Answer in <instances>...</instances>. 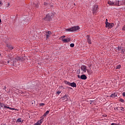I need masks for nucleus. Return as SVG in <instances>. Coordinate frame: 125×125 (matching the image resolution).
I'll use <instances>...</instances> for the list:
<instances>
[{
    "label": "nucleus",
    "mask_w": 125,
    "mask_h": 125,
    "mask_svg": "<svg viewBox=\"0 0 125 125\" xmlns=\"http://www.w3.org/2000/svg\"><path fill=\"white\" fill-rule=\"evenodd\" d=\"M37 83H38V81H33L29 82L28 84V88H30V89L34 88L35 86H36Z\"/></svg>",
    "instance_id": "nucleus-1"
},
{
    "label": "nucleus",
    "mask_w": 125,
    "mask_h": 125,
    "mask_svg": "<svg viewBox=\"0 0 125 125\" xmlns=\"http://www.w3.org/2000/svg\"><path fill=\"white\" fill-rule=\"evenodd\" d=\"M98 11V5H95L92 8V12L93 14H95V13H97Z\"/></svg>",
    "instance_id": "nucleus-2"
},
{
    "label": "nucleus",
    "mask_w": 125,
    "mask_h": 125,
    "mask_svg": "<svg viewBox=\"0 0 125 125\" xmlns=\"http://www.w3.org/2000/svg\"><path fill=\"white\" fill-rule=\"evenodd\" d=\"M44 21H51V16H50V15H46L45 18H44Z\"/></svg>",
    "instance_id": "nucleus-3"
},
{
    "label": "nucleus",
    "mask_w": 125,
    "mask_h": 125,
    "mask_svg": "<svg viewBox=\"0 0 125 125\" xmlns=\"http://www.w3.org/2000/svg\"><path fill=\"white\" fill-rule=\"evenodd\" d=\"M105 27L106 28H108V27L110 28H113V27H114V24L113 23H110L106 21L105 22Z\"/></svg>",
    "instance_id": "nucleus-4"
},
{
    "label": "nucleus",
    "mask_w": 125,
    "mask_h": 125,
    "mask_svg": "<svg viewBox=\"0 0 125 125\" xmlns=\"http://www.w3.org/2000/svg\"><path fill=\"white\" fill-rule=\"evenodd\" d=\"M69 97V95H65L63 97H62L61 99L62 100V101H67L68 100V98Z\"/></svg>",
    "instance_id": "nucleus-5"
},
{
    "label": "nucleus",
    "mask_w": 125,
    "mask_h": 125,
    "mask_svg": "<svg viewBox=\"0 0 125 125\" xmlns=\"http://www.w3.org/2000/svg\"><path fill=\"white\" fill-rule=\"evenodd\" d=\"M118 95H119V93H114V94H112L111 95L110 97H112V98H115L116 99H117V98H118Z\"/></svg>",
    "instance_id": "nucleus-6"
},
{
    "label": "nucleus",
    "mask_w": 125,
    "mask_h": 125,
    "mask_svg": "<svg viewBox=\"0 0 125 125\" xmlns=\"http://www.w3.org/2000/svg\"><path fill=\"white\" fill-rule=\"evenodd\" d=\"M87 42L89 44H91V39H90V36L89 35L86 36Z\"/></svg>",
    "instance_id": "nucleus-7"
},
{
    "label": "nucleus",
    "mask_w": 125,
    "mask_h": 125,
    "mask_svg": "<svg viewBox=\"0 0 125 125\" xmlns=\"http://www.w3.org/2000/svg\"><path fill=\"white\" fill-rule=\"evenodd\" d=\"M62 42H68L71 41V38H68L67 39H62Z\"/></svg>",
    "instance_id": "nucleus-8"
},
{
    "label": "nucleus",
    "mask_w": 125,
    "mask_h": 125,
    "mask_svg": "<svg viewBox=\"0 0 125 125\" xmlns=\"http://www.w3.org/2000/svg\"><path fill=\"white\" fill-rule=\"evenodd\" d=\"M81 70H82V71H83L84 73H85V72H86V70H87L85 65H83L82 66H81Z\"/></svg>",
    "instance_id": "nucleus-9"
},
{
    "label": "nucleus",
    "mask_w": 125,
    "mask_h": 125,
    "mask_svg": "<svg viewBox=\"0 0 125 125\" xmlns=\"http://www.w3.org/2000/svg\"><path fill=\"white\" fill-rule=\"evenodd\" d=\"M72 29L73 30V32H75V31H78V30H80V26H76L72 27Z\"/></svg>",
    "instance_id": "nucleus-10"
},
{
    "label": "nucleus",
    "mask_w": 125,
    "mask_h": 125,
    "mask_svg": "<svg viewBox=\"0 0 125 125\" xmlns=\"http://www.w3.org/2000/svg\"><path fill=\"white\" fill-rule=\"evenodd\" d=\"M7 57H8L9 59L11 60V61H10L11 63H13V65L14 66V61H13V58H12V57L9 56V55H8Z\"/></svg>",
    "instance_id": "nucleus-11"
},
{
    "label": "nucleus",
    "mask_w": 125,
    "mask_h": 125,
    "mask_svg": "<svg viewBox=\"0 0 125 125\" xmlns=\"http://www.w3.org/2000/svg\"><path fill=\"white\" fill-rule=\"evenodd\" d=\"M81 80H86L87 77H86L85 75L83 74L81 76Z\"/></svg>",
    "instance_id": "nucleus-12"
},
{
    "label": "nucleus",
    "mask_w": 125,
    "mask_h": 125,
    "mask_svg": "<svg viewBox=\"0 0 125 125\" xmlns=\"http://www.w3.org/2000/svg\"><path fill=\"white\" fill-rule=\"evenodd\" d=\"M46 39H48V38H49V37L51 36V32L50 31H47V32H46Z\"/></svg>",
    "instance_id": "nucleus-13"
},
{
    "label": "nucleus",
    "mask_w": 125,
    "mask_h": 125,
    "mask_svg": "<svg viewBox=\"0 0 125 125\" xmlns=\"http://www.w3.org/2000/svg\"><path fill=\"white\" fill-rule=\"evenodd\" d=\"M70 86H72V87H77V84L75 83V82H73L72 83H70Z\"/></svg>",
    "instance_id": "nucleus-14"
},
{
    "label": "nucleus",
    "mask_w": 125,
    "mask_h": 125,
    "mask_svg": "<svg viewBox=\"0 0 125 125\" xmlns=\"http://www.w3.org/2000/svg\"><path fill=\"white\" fill-rule=\"evenodd\" d=\"M65 31H68V32H74V31L73 30V27L70 28L65 29Z\"/></svg>",
    "instance_id": "nucleus-15"
},
{
    "label": "nucleus",
    "mask_w": 125,
    "mask_h": 125,
    "mask_svg": "<svg viewBox=\"0 0 125 125\" xmlns=\"http://www.w3.org/2000/svg\"><path fill=\"white\" fill-rule=\"evenodd\" d=\"M4 108H7V109H9L10 110H16L15 108L9 107V106H7L6 105H4Z\"/></svg>",
    "instance_id": "nucleus-16"
},
{
    "label": "nucleus",
    "mask_w": 125,
    "mask_h": 125,
    "mask_svg": "<svg viewBox=\"0 0 125 125\" xmlns=\"http://www.w3.org/2000/svg\"><path fill=\"white\" fill-rule=\"evenodd\" d=\"M43 119H44L43 117H42V118L41 119L40 121H39L38 122H37V123L38 124H40V125H42V122H43Z\"/></svg>",
    "instance_id": "nucleus-17"
},
{
    "label": "nucleus",
    "mask_w": 125,
    "mask_h": 125,
    "mask_svg": "<svg viewBox=\"0 0 125 125\" xmlns=\"http://www.w3.org/2000/svg\"><path fill=\"white\" fill-rule=\"evenodd\" d=\"M49 114V110H47L42 116V117H46V115H48Z\"/></svg>",
    "instance_id": "nucleus-18"
},
{
    "label": "nucleus",
    "mask_w": 125,
    "mask_h": 125,
    "mask_svg": "<svg viewBox=\"0 0 125 125\" xmlns=\"http://www.w3.org/2000/svg\"><path fill=\"white\" fill-rule=\"evenodd\" d=\"M108 3L110 4V5H113V4H114V2L111 1H108Z\"/></svg>",
    "instance_id": "nucleus-19"
},
{
    "label": "nucleus",
    "mask_w": 125,
    "mask_h": 125,
    "mask_svg": "<svg viewBox=\"0 0 125 125\" xmlns=\"http://www.w3.org/2000/svg\"><path fill=\"white\" fill-rule=\"evenodd\" d=\"M121 53H122V54H124V53H125V49H124L123 47L121 48Z\"/></svg>",
    "instance_id": "nucleus-20"
},
{
    "label": "nucleus",
    "mask_w": 125,
    "mask_h": 125,
    "mask_svg": "<svg viewBox=\"0 0 125 125\" xmlns=\"http://www.w3.org/2000/svg\"><path fill=\"white\" fill-rule=\"evenodd\" d=\"M4 65V62L3 61H0V66H2Z\"/></svg>",
    "instance_id": "nucleus-21"
},
{
    "label": "nucleus",
    "mask_w": 125,
    "mask_h": 125,
    "mask_svg": "<svg viewBox=\"0 0 125 125\" xmlns=\"http://www.w3.org/2000/svg\"><path fill=\"white\" fill-rule=\"evenodd\" d=\"M65 84H68V85H70L71 83L68 82V81H65L64 82Z\"/></svg>",
    "instance_id": "nucleus-22"
},
{
    "label": "nucleus",
    "mask_w": 125,
    "mask_h": 125,
    "mask_svg": "<svg viewBox=\"0 0 125 125\" xmlns=\"http://www.w3.org/2000/svg\"><path fill=\"white\" fill-rule=\"evenodd\" d=\"M16 123H21V118H19L17 119Z\"/></svg>",
    "instance_id": "nucleus-23"
},
{
    "label": "nucleus",
    "mask_w": 125,
    "mask_h": 125,
    "mask_svg": "<svg viewBox=\"0 0 125 125\" xmlns=\"http://www.w3.org/2000/svg\"><path fill=\"white\" fill-rule=\"evenodd\" d=\"M119 101H120V102H122V103H125V100L123 99H120Z\"/></svg>",
    "instance_id": "nucleus-24"
},
{
    "label": "nucleus",
    "mask_w": 125,
    "mask_h": 125,
    "mask_svg": "<svg viewBox=\"0 0 125 125\" xmlns=\"http://www.w3.org/2000/svg\"><path fill=\"white\" fill-rule=\"evenodd\" d=\"M13 60L14 61V64H15V63H16V62H17V60H16V58H15V59L13 58Z\"/></svg>",
    "instance_id": "nucleus-25"
},
{
    "label": "nucleus",
    "mask_w": 125,
    "mask_h": 125,
    "mask_svg": "<svg viewBox=\"0 0 125 125\" xmlns=\"http://www.w3.org/2000/svg\"><path fill=\"white\" fill-rule=\"evenodd\" d=\"M7 47H8V48L9 49H11V46H12V45H7Z\"/></svg>",
    "instance_id": "nucleus-26"
},
{
    "label": "nucleus",
    "mask_w": 125,
    "mask_h": 125,
    "mask_svg": "<svg viewBox=\"0 0 125 125\" xmlns=\"http://www.w3.org/2000/svg\"><path fill=\"white\" fill-rule=\"evenodd\" d=\"M16 58V60H17V61H19V60H20V57H17Z\"/></svg>",
    "instance_id": "nucleus-27"
},
{
    "label": "nucleus",
    "mask_w": 125,
    "mask_h": 125,
    "mask_svg": "<svg viewBox=\"0 0 125 125\" xmlns=\"http://www.w3.org/2000/svg\"><path fill=\"white\" fill-rule=\"evenodd\" d=\"M74 46H75V44H74V43L70 44L71 47H74Z\"/></svg>",
    "instance_id": "nucleus-28"
},
{
    "label": "nucleus",
    "mask_w": 125,
    "mask_h": 125,
    "mask_svg": "<svg viewBox=\"0 0 125 125\" xmlns=\"http://www.w3.org/2000/svg\"><path fill=\"white\" fill-rule=\"evenodd\" d=\"M116 69H120L121 68V65H119L116 66Z\"/></svg>",
    "instance_id": "nucleus-29"
},
{
    "label": "nucleus",
    "mask_w": 125,
    "mask_h": 125,
    "mask_svg": "<svg viewBox=\"0 0 125 125\" xmlns=\"http://www.w3.org/2000/svg\"><path fill=\"white\" fill-rule=\"evenodd\" d=\"M4 104H0V106L2 107H4Z\"/></svg>",
    "instance_id": "nucleus-30"
},
{
    "label": "nucleus",
    "mask_w": 125,
    "mask_h": 125,
    "mask_svg": "<svg viewBox=\"0 0 125 125\" xmlns=\"http://www.w3.org/2000/svg\"><path fill=\"white\" fill-rule=\"evenodd\" d=\"M116 110H117L118 111H120V110L121 109V107H116ZM121 110H123V109H121Z\"/></svg>",
    "instance_id": "nucleus-31"
},
{
    "label": "nucleus",
    "mask_w": 125,
    "mask_h": 125,
    "mask_svg": "<svg viewBox=\"0 0 125 125\" xmlns=\"http://www.w3.org/2000/svg\"><path fill=\"white\" fill-rule=\"evenodd\" d=\"M118 50L119 51H120V50H121V49H122V47H118Z\"/></svg>",
    "instance_id": "nucleus-32"
},
{
    "label": "nucleus",
    "mask_w": 125,
    "mask_h": 125,
    "mask_svg": "<svg viewBox=\"0 0 125 125\" xmlns=\"http://www.w3.org/2000/svg\"><path fill=\"white\" fill-rule=\"evenodd\" d=\"M40 106H44V104H43V103H41V104H40Z\"/></svg>",
    "instance_id": "nucleus-33"
},
{
    "label": "nucleus",
    "mask_w": 125,
    "mask_h": 125,
    "mask_svg": "<svg viewBox=\"0 0 125 125\" xmlns=\"http://www.w3.org/2000/svg\"><path fill=\"white\" fill-rule=\"evenodd\" d=\"M60 93H61V91H58L57 92V94H58V95H59V94H60Z\"/></svg>",
    "instance_id": "nucleus-34"
},
{
    "label": "nucleus",
    "mask_w": 125,
    "mask_h": 125,
    "mask_svg": "<svg viewBox=\"0 0 125 125\" xmlns=\"http://www.w3.org/2000/svg\"><path fill=\"white\" fill-rule=\"evenodd\" d=\"M64 38H66V36H62L61 37V39H64Z\"/></svg>",
    "instance_id": "nucleus-35"
},
{
    "label": "nucleus",
    "mask_w": 125,
    "mask_h": 125,
    "mask_svg": "<svg viewBox=\"0 0 125 125\" xmlns=\"http://www.w3.org/2000/svg\"><path fill=\"white\" fill-rule=\"evenodd\" d=\"M44 5H48V3L46 2L44 3Z\"/></svg>",
    "instance_id": "nucleus-36"
},
{
    "label": "nucleus",
    "mask_w": 125,
    "mask_h": 125,
    "mask_svg": "<svg viewBox=\"0 0 125 125\" xmlns=\"http://www.w3.org/2000/svg\"><path fill=\"white\" fill-rule=\"evenodd\" d=\"M31 104H35V101H31Z\"/></svg>",
    "instance_id": "nucleus-37"
},
{
    "label": "nucleus",
    "mask_w": 125,
    "mask_h": 125,
    "mask_svg": "<svg viewBox=\"0 0 125 125\" xmlns=\"http://www.w3.org/2000/svg\"><path fill=\"white\" fill-rule=\"evenodd\" d=\"M0 5H2V2L0 0Z\"/></svg>",
    "instance_id": "nucleus-38"
},
{
    "label": "nucleus",
    "mask_w": 125,
    "mask_h": 125,
    "mask_svg": "<svg viewBox=\"0 0 125 125\" xmlns=\"http://www.w3.org/2000/svg\"><path fill=\"white\" fill-rule=\"evenodd\" d=\"M35 7H37V8H39V5L35 4Z\"/></svg>",
    "instance_id": "nucleus-39"
},
{
    "label": "nucleus",
    "mask_w": 125,
    "mask_h": 125,
    "mask_svg": "<svg viewBox=\"0 0 125 125\" xmlns=\"http://www.w3.org/2000/svg\"><path fill=\"white\" fill-rule=\"evenodd\" d=\"M14 49V47L11 46V50H12V49Z\"/></svg>",
    "instance_id": "nucleus-40"
},
{
    "label": "nucleus",
    "mask_w": 125,
    "mask_h": 125,
    "mask_svg": "<svg viewBox=\"0 0 125 125\" xmlns=\"http://www.w3.org/2000/svg\"><path fill=\"white\" fill-rule=\"evenodd\" d=\"M34 125H40V124L39 123H37V122Z\"/></svg>",
    "instance_id": "nucleus-41"
},
{
    "label": "nucleus",
    "mask_w": 125,
    "mask_h": 125,
    "mask_svg": "<svg viewBox=\"0 0 125 125\" xmlns=\"http://www.w3.org/2000/svg\"><path fill=\"white\" fill-rule=\"evenodd\" d=\"M3 89H5V91H6V87L4 86V87L3 88Z\"/></svg>",
    "instance_id": "nucleus-42"
},
{
    "label": "nucleus",
    "mask_w": 125,
    "mask_h": 125,
    "mask_svg": "<svg viewBox=\"0 0 125 125\" xmlns=\"http://www.w3.org/2000/svg\"><path fill=\"white\" fill-rule=\"evenodd\" d=\"M77 77L79 79H81V76L80 75H77Z\"/></svg>",
    "instance_id": "nucleus-43"
},
{
    "label": "nucleus",
    "mask_w": 125,
    "mask_h": 125,
    "mask_svg": "<svg viewBox=\"0 0 125 125\" xmlns=\"http://www.w3.org/2000/svg\"><path fill=\"white\" fill-rule=\"evenodd\" d=\"M123 95L124 96H125V92H123Z\"/></svg>",
    "instance_id": "nucleus-44"
},
{
    "label": "nucleus",
    "mask_w": 125,
    "mask_h": 125,
    "mask_svg": "<svg viewBox=\"0 0 125 125\" xmlns=\"http://www.w3.org/2000/svg\"><path fill=\"white\" fill-rule=\"evenodd\" d=\"M68 88H69V89H73V88H72V87H69Z\"/></svg>",
    "instance_id": "nucleus-45"
},
{
    "label": "nucleus",
    "mask_w": 125,
    "mask_h": 125,
    "mask_svg": "<svg viewBox=\"0 0 125 125\" xmlns=\"http://www.w3.org/2000/svg\"><path fill=\"white\" fill-rule=\"evenodd\" d=\"M106 22H108V19H106V21H105V23Z\"/></svg>",
    "instance_id": "nucleus-46"
},
{
    "label": "nucleus",
    "mask_w": 125,
    "mask_h": 125,
    "mask_svg": "<svg viewBox=\"0 0 125 125\" xmlns=\"http://www.w3.org/2000/svg\"><path fill=\"white\" fill-rule=\"evenodd\" d=\"M115 125V123H112V124H111V125Z\"/></svg>",
    "instance_id": "nucleus-47"
},
{
    "label": "nucleus",
    "mask_w": 125,
    "mask_h": 125,
    "mask_svg": "<svg viewBox=\"0 0 125 125\" xmlns=\"http://www.w3.org/2000/svg\"><path fill=\"white\" fill-rule=\"evenodd\" d=\"M86 71L88 73L89 72V70H88V69H87Z\"/></svg>",
    "instance_id": "nucleus-48"
},
{
    "label": "nucleus",
    "mask_w": 125,
    "mask_h": 125,
    "mask_svg": "<svg viewBox=\"0 0 125 125\" xmlns=\"http://www.w3.org/2000/svg\"><path fill=\"white\" fill-rule=\"evenodd\" d=\"M51 7H53V5H51Z\"/></svg>",
    "instance_id": "nucleus-49"
},
{
    "label": "nucleus",
    "mask_w": 125,
    "mask_h": 125,
    "mask_svg": "<svg viewBox=\"0 0 125 125\" xmlns=\"http://www.w3.org/2000/svg\"><path fill=\"white\" fill-rule=\"evenodd\" d=\"M0 23H1V20L0 19Z\"/></svg>",
    "instance_id": "nucleus-50"
},
{
    "label": "nucleus",
    "mask_w": 125,
    "mask_h": 125,
    "mask_svg": "<svg viewBox=\"0 0 125 125\" xmlns=\"http://www.w3.org/2000/svg\"><path fill=\"white\" fill-rule=\"evenodd\" d=\"M9 62H10L9 61H7L8 64V63H9Z\"/></svg>",
    "instance_id": "nucleus-51"
},
{
    "label": "nucleus",
    "mask_w": 125,
    "mask_h": 125,
    "mask_svg": "<svg viewBox=\"0 0 125 125\" xmlns=\"http://www.w3.org/2000/svg\"><path fill=\"white\" fill-rule=\"evenodd\" d=\"M94 101H91V102H93Z\"/></svg>",
    "instance_id": "nucleus-52"
},
{
    "label": "nucleus",
    "mask_w": 125,
    "mask_h": 125,
    "mask_svg": "<svg viewBox=\"0 0 125 125\" xmlns=\"http://www.w3.org/2000/svg\"><path fill=\"white\" fill-rule=\"evenodd\" d=\"M0 55H1V54L0 53Z\"/></svg>",
    "instance_id": "nucleus-53"
},
{
    "label": "nucleus",
    "mask_w": 125,
    "mask_h": 125,
    "mask_svg": "<svg viewBox=\"0 0 125 125\" xmlns=\"http://www.w3.org/2000/svg\"><path fill=\"white\" fill-rule=\"evenodd\" d=\"M74 5H76V4L74 3Z\"/></svg>",
    "instance_id": "nucleus-54"
},
{
    "label": "nucleus",
    "mask_w": 125,
    "mask_h": 125,
    "mask_svg": "<svg viewBox=\"0 0 125 125\" xmlns=\"http://www.w3.org/2000/svg\"><path fill=\"white\" fill-rule=\"evenodd\" d=\"M90 104H91V103H90Z\"/></svg>",
    "instance_id": "nucleus-55"
}]
</instances>
